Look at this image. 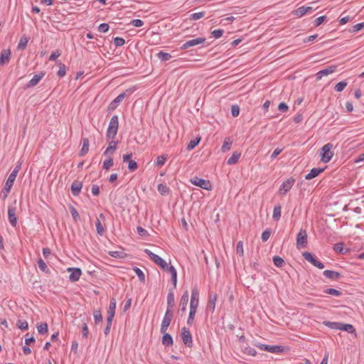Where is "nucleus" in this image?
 Returning a JSON list of instances; mask_svg holds the SVG:
<instances>
[{"instance_id": "1", "label": "nucleus", "mask_w": 364, "mask_h": 364, "mask_svg": "<svg viewBox=\"0 0 364 364\" xmlns=\"http://www.w3.org/2000/svg\"><path fill=\"white\" fill-rule=\"evenodd\" d=\"M253 345L262 350L274 354H280L289 350V346L281 345H268L259 341L254 342Z\"/></svg>"}, {"instance_id": "2", "label": "nucleus", "mask_w": 364, "mask_h": 364, "mask_svg": "<svg viewBox=\"0 0 364 364\" xmlns=\"http://www.w3.org/2000/svg\"><path fill=\"white\" fill-rule=\"evenodd\" d=\"M119 128V118L118 116L114 114L111 117L109 122L108 128L106 133V136L108 139H114L118 132Z\"/></svg>"}, {"instance_id": "3", "label": "nucleus", "mask_w": 364, "mask_h": 364, "mask_svg": "<svg viewBox=\"0 0 364 364\" xmlns=\"http://www.w3.org/2000/svg\"><path fill=\"white\" fill-rule=\"evenodd\" d=\"M17 173H18V170L15 169L9 176V177L6 180V182L5 183V186L1 191V196L2 197V198L4 200H5L7 198V196L11 191V188L16 180Z\"/></svg>"}, {"instance_id": "4", "label": "nucleus", "mask_w": 364, "mask_h": 364, "mask_svg": "<svg viewBox=\"0 0 364 364\" xmlns=\"http://www.w3.org/2000/svg\"><path fill=\"white\" fill-rule=\"evenodd\" d=\"M333 146L331 143H328L321 149V161L323 163L329 162L333 156V152L331 151Z\"/></svg>"}, {"instance_id": "5", "label": "nucleus", "mask_w": 364, "mask_h": 364, "mask_svg": "<svg viewBox=\"0 0 364 364\" xmlns=\"http://www.w3.org/2000/svg\"><path fill=\"white\" fill-rule=\"evenodd\" d=\"M173 317V313L172 309H170L169 307H167L161 321L160 328L161 333H165V331H167V329L171 324Z\"/></svg>"}, {"instance_id": "6", "label": "nucleus", "mask_w": 364, "mask_h": 364, "mask_svg": "<svg viewBox=\"0 0 364 364\" xmlns=\"http://www.w3.org/2000/svg\"><path fill=\"white\" fill-rule=\"evenodd\" d=\"M302 255L306 261L310 262L314 267H316L318 269H322L324 268L323 263L317 259V258L315 257L312 253L309 252H303Z\"/></svg>"}, {"instance_id": "7", "label": "nucleus", "mask_w": 364, "mask_h": 364, "mask_svg": "<svg viewBox=\"0 0 364 364\" xmlns=\"http://www.w3.org/2000/svg\"><path fill=\"white\" fill-rule=\"evenodd\" d=\"M294 183L295 179L292 177H290L287 180L284 181L279 189V194L282 196L286 195L291 189Z\"/></svg>"}, {"instance_id": "8", "label": "nucleus", "mask_w": 364, "mask_h": 364, "mask_svg": "<svg viewBox=\"0 0 364 364\" xmlns=\"http://www.w3.org/2000/svg\"><path fill=\"white\" fill-rule=\"evenodd\" d=\"M181 337L186 347L191 348L193 346V337L190 331L186 327L181 328Z\"/></svg>"}, {"instance_id": "9", "label": "nucleus", "mask_w": 364, "mask_h": 364, "mask_svg": "<svg viewBox=\"0 0 364 364\" xmlns=\"http://www.w3.org/2000/svg\"><path fill=\"white\" fill-rule=\"evenodd\" d=\"M191 183L196 186H198L207 191H210L212 188L210 181L198 178L197 176L192 178L191 180Z\"/></svg>"}, {"instance_id": "10", "label": "nucleus", "mask_w": 364, "mask_h": 364, "mask_svg": "<svg viewBox=\"0 0 364 364\" xmlns=\"http://www.w3.org/2000/svg\"><path fill=\"white\" fill-rule=\"evenodd\" d=\"M308 243V237L306 230L301 229L296 235V246L301 248L305 247Z\"/></svg>"}, {"instance_id": "11", "label": "nucleus", "mask_w": 364, "mask_h": 364, "mask_svg": "<svg viewBox=\"0 0 364 364\" xmlns=\"http://www.w3.org/2000/svg\"><path fill=\"white\" fill-rule=\"evenodd\" d=\"M144 252L146 255L149 257V258L154 262L155 264H156L158 266H159L161 268V266L165 265L166 261L161 257L159 255L154 253L152 251H151L149 249H145Z\"/></svg>"}, {"instance_id": "12", "label": "nucleus", "mask_w": 364, "mask_h": 364, "mask_svg": "<svg viewBox=\"0 0 364 364\" xmlns=\"http://www.w3.org/2000/svg\"><path fill=\"white\" fill-rule=\"evenodd\" d=\"M199 305V293L196 286L191 291L190 309H196Z\"/></svg>"}, {"instance_id": "13", "label": "nucleus", "mask_w": 364, "mask_h": 364, "mask_svg": "<svg viewBox=\"0 0 364 364\" xmlns=\"http://www.w3.org/2000/svg\"><path fill=\"white\" fill-rule=\"evenodd\" d=\"M16 200L14 202L13 205L9 206L8 208V217L11 225L15 227L17 224V218L16 216Z\"/></svg>"}, {"instance_id": "14", "label": "nucleus", "mask_w": 364, "mask_h": 364, "mask_svg": "<svg viewBox=\"0 0 364 364\" xmlns=\"http://www.w3.org/2000/svg\"><path fill=\"white\" fill-rule=\"evenodd\" d=\"M205 38L199 37V38H193V39L188 40V41H186L185 43H183L181 46V49L186 50L190 47H193V46H195L197 45L202 44V43H205Z\"/></svg>"}, {"instance_id": "15", "label": "nucleus", "mask_w": 364, "mask_h": 364, "mask_svg": "<svg viewBox=\"0 0 364 364\" xmlns=\"http://www.w3.org/2000/svg\"><path fill=\"white\" fill-rule=\"evenodd\" d=\"M67 270L68 272H70L69 279L71 282H75L79 280V279L82 274V271H81L80 268L69 267V268H68Z\"/></svg>"}, {"instance_id": "16", "label": "nucleus", "mask_w": 364, "mask_h": 364, "mask_svg": "<svg viewBox=\"0 0 364 364\" xmlns=\"http://www.w3.org/2000/svg\"><path fill=\"white\" fill-rule=\"evenodd\" d=\"M130 90H127L126 92L119 94L117 97H115L109 104V109L114 110L117 106L122 102V100L126 97L127 92H129Z\"/></svg>"}, {"instance_id": "17", "label": "nucleus", "mask_w": 364, "mask_h": 364, "mask_svg": "<svg viewBox=\"0 0 364 364\" xmlns=\"http://www.w3.org/2000/svg\"><path fill=\"white\" fill-rule=\"evenodd\" d=\"M336 68H337L336 65H330L324 69L319 70L316 73V79L320 80L323 76H326V75H328L329 74L334 73L336 70Z\"/></svg>"}, {"instance_id": "18", "label": "nucleus", "mask_w": 364, "mask_h": 364, "mask_svg": "<svg viewBox=\"0 0 364 364\" xmlns=\"http://www.w3.org/2000/svg\"><path fill=\"white\" fill-rule=\"evenodd\" d=\"M189 299V292L188 290L184 291L183 295L181 297L179 303V309L181 312L186 311L187 305Z\"/></svg>"}, {"instance_id": "19", "label": "nucleus", "mask_w": 364, "mask_h": 364, "mask_svg": "<svg viewBox=\"0 0 364 364\" xmlns=\"http://www.w3.org/2000/svg\"><path fill=\"white\" fill-rule=\"evenodd\" d=\"M323 275L325 277H326L331 280H333V281H337L342 277L341 274L338 272H336L333 270H329V269L323 271Z\"/></svg>"}, {"instance_id": "20", "label": "nucleus", "mask_w": 364, "mask_h": 364, "mask_svg": "<svg viewBox=\"0 0 364 364\" xmlns=\"http://www.w3.org/2000/svg\"><path fill=\"white\" fill-rule=\"evenodd\" d=\"M218 299V295L215 292H210L208 294V305L209 310L211 313H213L215 309V304Z\"/></svg>"}, {"instance_id": "21", "label": "nucleus", "mask_w": 364, "mask_h": 364, "mask_svg": "<svg viewBox=\"0 0 364 364\" xmlns=\"http://www.w3.org/2000/svg\"><path fill=\"white\" fill-rule=\"evenodd\" d=\"M11 58L10 49H4L1 50L0 55V65H4L8 63Z\"/></svg>"}, {"instance_id": "22", "label": "nucleus", "mask_w": 364, "mask_h": 364, "mask_svg": "<svg viewBox=\"0 0 364 364\" xmlns=\"http://www.w3.org/2000/svg\"><path fill=\"white\" fill-rule=\"evenodd\" d=\"M325 170V168H313L311 171L305 176L306 180H311L316 176H318L320 173H321Z\"/></svg>"}, {"instance_id": "23", "label": "nucleus", "mask_w": 364, "mask_h": 364, "mask_svg": "<svg viewBox=\"0 0 364 364\" xmlns=\"http://www.w3.org/2000/svg\"><path fill=\"white\" fill-rule=\"evenodd\" d=\"M163 334L161 338V343L165 347L172 346L173 344V339L172 336L165 331V333H161Z\"/></svg>"}, {"instance_id": "24", "label": "nucleus", "mask_w": 364, "mask_h": 364, "mask_svg": "<svg viewBox=\"0 0 364 364\" xmlns=\"http://www.w3.org/2000/svg\"><path fill=\"white\" fill-rule=\"evenodd\" d=\"M82 188V183L81 182L76 181H74L71 184V187H70L72 194L74 196H78L81 191Z\"/></svg>"}, {"instance_id": "25", "label": "nucleus", "mask_w": 364, "mask_h": 364, "mask_svg": "<svg viewBox=\"0 0 364 364\" xmlns=\"http://www.w3.org/2000/svg\"><path fill=\"white\" fill-rule=\"evenodd\" d=\"M43 75V73L34 75L33 78L26 85V87H31L36 86L42 80Z\"/></svg>"}, {"instance_id": "26", "label": "nucleus", "mask_w": 364, "mask_h": 364, "mask_svg": "<svg viewBox=\"0 0 364 364\" xmlns=\"http://www.w3.org/2000/svg\"><path fill=\"white\" fill-rule=\"evenodd\" d=\"M241 156V153L238 151H234L232 156L227 160L226 163L228 165H234L237 163Z\"/></svg>"}, {"instance_id": "27", "label": "nucleus", "mask_w": 364, "mask_h": 364, "mask_svg": "<svg viewBox=\"0 0 364 364\" xmlns=\"http://www.w3.org/2000/svg\"><path fill=\"white\" fill-rule=\"evenodd\" d=\"M56 65L59 67V69L56 73L57 76L59 77H63L66 75L67 67L60 61L56 62Z\"/></svg>"}, {"instance_id": "28", "label": "nucleus", "mask_w": 364, "mask_h": 364, "mask_svg": "<svg viewBox=\"0 0 364 364\" xmlns=\"http://www.w3.org/2000/svg\"><path fill=\"white\" fill-rule=\"evenodd\" d=\"M90 141L87 138L82 139V146L79 152V156H82L85 155L89 151Z\"/></svg>"}, {"instance_id": "29", "label": "nucleus", "mask_w": 364, "mask_h": 364, "mask_svg": "<svg viewBox=\"0 0 364 364\" xmlns=\"http://www.w3.org/2000/svg\"><path fill=\"white\" fill-rule=\"evenodd\" d=\"M343 245V242H337L333 245V250L339 254L346 255L348 252V249H344Z\"/></svg>"}, {"instance_id": "30", "label": "nucleus", "mask_w": 364, "mask_h": 364, "mask_svg": "<svg viewBox=\"0 0 364 364\" xmlns=\"http://www.w3.org/2000/svg\"><path fill=\"white\" fill-rule=\"evenodd\" d=\"M340 330L349 333H355V328L352 324L341 323Z\"/></svg>"}, {"instance_id": "31", "label": "nucleus", "mask_w": 364, "mask_h": 364, "mask_svg": "<svg viewBox=\"0 0 364 364\" xmlns=\"http://www.w3.org/2000/svg\"><path fill=\"white\" fill-rule=\"evenodd\" d=\"M156 56L161 61L164 62L171 60L172 58L170 53L164 52L163 50H160L159 53H157Z\"/></svg>"}, {"instance_id": "32", "label": "nucleus", "mask_w": 364, "mask_h": 364, "mask_svg": "<svg viewBox=\"0 0 364 364\" xmlns=\"http://www.w3.org/2000/svg\"><path fill=\"white\" fill-rule=\"evenodd\" d=\"M157 190L159 193L162 196H166L170 192V188L166 184L159 183L157 186Z\"/></svg>"}, {"instance_id": "33", "label": "nucleus", "mask_w": 364, "mask_h": 364, "mask_svg": "<svg viewBox=\"0 0 364 364\" xmlns=\"http://www.w3.org/2000/svg\"><path fill=\"white\" fill-rule=\"evenodd\" d=\"M282 208L280 205H277L274 207L272 218L275 221H278L281 218Z\"/></svg>"}, {"instance_id": "34", "label": "nucleus", "mask_w": 364, "mask_h": 364, "mask_svg": "<svg viewBox=\"0 0 364 364\" xmlns=\"http://www.w3.org/2000/svg\"><path fill=\"white\" fill-rule=\"evenodd\" d=\"M117 144H118V141H111L109 143L108 146L107 147V149L104 151L103 155L106 156V155L108 154V153L109 151H114V150H116Z\"/></svg>"}, {"instance_id": "35", "label": "nucleus", "mask_w": 364, "mask_h": 364, "mask_svg": "<svg viewBox=\"0 0 364 364\" xmlns=\"http://www.w3.org/2000/svg\"><path fill=\"white\" fill-rule=\"evenodd\" d=\"M232 144V141L230 138H225L223 141V144L221 147L222 152L225 153L229 151L231 148V145Z\"/></svg>"}, {"instance_id": "36", "label": "nucleus", "mask_w": 364, "mask_h": 364, "mask_svg": "<svg viewBox=\"0 0 364 364\" xmlns=\"http://www.w3.org/2000/svg\"><path fill=\"white\" fill-rule=\"evenodd\" d=\"M171 282L172 283L173 287V289H175L176 287V284H177V271L176 269V268H171Z\"/></svg>"}, {"instance_id": "37", "label": "nucleus", "mask_w": 364, "mask_h": 364, "mask_svg": "<svg viewBox=\"0 0 364 364\" xmlns=\"http://www.w3.org/2000/svg\"><path fill=\"white\" fill-rule=\"evenodd\" d=\"M272 261L277 267H282L285 264L284 259L278 255L274 256Z\"/></svg>"}, {"instance_id": "38", "label": "nucleus", "mask_w": 364, "mask_h": 364, "mask_svg": "<svg viewBox=\"0 0 364 364\" xmlns=\"http://www.w3.org/2000/svg\"><path fill=\"white\" fill-rule=\"evenodd\" d=\"M174 302V294L173 289H169L167 295V307L171 309Z\"/></svg>"}, {"instance_id": "39", "label": "nucleus", "mask_w": 364, "mask_h": 364, "mask_svg": "<svg viewBox=\"0 0 364 364\" xmlns=\"http://www.w3.org/2000/svg\"><path fill=\"white\" fill-rule=\"evenodd\" d=\"M325 294L333 295L335 296H341L342 295V292L338 289L333 288H327L323 290Z\"/></svg>"}, {"instance_id": "40", "label": "nucleus", "mask_w": 364, "mask_h": 364, "mask_svg": "<svg viewBox=\"0 0 364 364\" xmlns=\"http://www.w3.org/2000/svg\"><path fill=\"white\" fill-rule=\"evenodd\" d=\"M117 306V301L114 298H111L109 305L108 314H115V310Z\"/></svg>"}, {"instance_id": "41", "label": "nucleus", "mask_w": 364, "mask_h": 364, "mask_svg": "<svg viewBox=\"0 0 364 364\" xmlns=\"http://www.w3.org/2000/svg\"><path fill=\"white\" fill-rule=\"evenodd\" d=\"M323 324L331 329L340 330L341 323L339 322L324 321Z\"/></svg>"}, {"instance_id": "42", "label": "nucleus", "mask_w": 364, "mask_h": 364, "mask_svg": "<svg viewBox=\"0 0 364 364\" xmlns=\"http://www.w3.org/2000/svg\"><path fill=\"white\" fill-rule=\"evenodd\" d=\"M293 14L294 16H296L299 18L302 17L306 14H307L305 10V6H301L297 8L296 10L294 11Z\"/></svg>"}, {"instance_id": "43", "label": "nucleus", "mask_w": 364, "mask_h": 364, "mask_svg": "<svg viewBox=\"0 0 364 364\" xmlns=\"http://www.w3.org/2000/svg\"><path fill=\"white\" fill-rule=\"evenodd\" d=\"M133 269H134L135 274H136V276L138 277L139 281L141 282H144V281H145V274L143 272V271L140 268H139L137 267H134Z\"/></svg>"}, {"instance_id": "44", "label": "nucleus", "mask_w": 364, "mask_h": 364, "mask_svg": "<svg viewBox=\"0 0 364 364\" xmlns=\"http://www.w3.org/2000/svg\"><path fill=\"white\" fill-rule=\"evenodd\" d=\"M196 313V309H190L188 317L187 319V324L188 326H192L194 321L195 315Z\"/></svg>"}, {"instance_id": "45", "label": "nucleus", "mask_w": 364, "mask_h": 364, "mask_svg": "<svg viewBox=\"0 0 364 364\" xmlns=\"http://www.w3.org/2000/svg\"><path fill=\"white\" fill-rule=\"evenodd\" d=\"M95 226L97 234L99 235H102L105 232V228L99 218H97V220L95 222Z\"/></svg>"}, {"instance_id": "46", "label": "nucleus", "mask_w": 364, "mask_h": 364, "mask_svg": "<svg viewBox=\"0 0 364 364\" xmlns=\"http://www.w3.org/2000/svg\"><path fill=\"white\" fill-rule=\"evenodd\" d=\"M347 82L343 80V81H341L339 82H338L337 84H336V85L334 86V89L336 92H342L345 87L347 86Z\"/></svg>"}, {"instance_id": "47", "label": "nucleus", "mask_w": 364, "mask_h": 364, "mask_svg": "<svg viewBox=\"0 0 364 364\" xmlns=\"http://www.w3.org/2000/svg\"><path fill=\"white\" fill-rule=\"evenodd\" d=\"M240 111V106L237 104H234L231 106L230 112L233 117H236L239 115Z\"/></svg>"}, {"instance_id": "48", "label": "nucleus", "mask_w": 364, "mask_h": 364, "mask_svg": "<svg viewBox=\"0 0 364 364\" xmlns=\"http://www.w3.org/2000/svg\"><path fill=\"white\" fill-rule=\"evenodd\" d=\"M200 140V138L191 139L187 145V149L188 150L193 149L199 144Z\"/></svg>"}, {"instance_id": "49", "label": "nucleus", "mask_w": 364, "mask_h": 364, "mask_svg": "<svg viewBox=\"0 0 364 364\" xmlns=\"http://www.w3.org/2000/svg\"><path fill=\"white\" fill-rule=\"evenodd\" d=\"M243 353L246 355H251V356H256L257 355V350L250 346H247L244 348Z\"/></svg>"}, {"instance_id": "50", "label": "nucleus", "mask_w": 364, "mask_h": 364, "mask_svg": "<svg viewBox=\"0 0 364 364\" xmlns=\"http://www.w3.org/2000/svg\"><path fill=\"white\" fill-rule=\"evenodd\" d=\"M113 159L112 157H109L107 159L103 161L102 168L105 170H108L111 166H113Z\"/></svg>"}, {"instance_id": "51", "label": "nucleus", "mask_w": 364, "mask_h": 364, "mask_svg": "<svg viewBox=\"0 0 364 364\" xmlns=\"http://www.w3.org/2000/svg\"><path fill=\"white\" fill-rule=\"evenodd\" d=\"M113 43L116 47H121L125 43V40L122 37H114Z\"/></svg>"}, {"instance_id": "52", "label": "nucleus", "mask_w": 364, "mask_h": 364, "mask_svg": "<svg viewBox=\"0 0 364 364\" xmlns=\"http://www.w3.org/2000/svg\"><path fill=\"white\" fill-rule=\"evenodd\" d=\"M28 42V40L26 37H22L18 42V44L17 46L18 49H19V50L24 49L27 46Z\"/></svg>"}, {"instance_id": "53", "label": "nucleus", "mask_w": 364, "mask_h": 364, "mask_svg": "<svg viewBox=\"0 0 364 364\" xmlns=\"http://www.w3.org/2000/svg\"><path fill=\"white\" fill-rule=\"evenodd\" d=\"M16 326H18V328L21 330H26L28 328V324L26 320H18Z\"/></svg>"}, {"instance_id": "54", "label": "nucleus", "mask_w": 364, "mask_h": 364, "mask_svg": "<svg viewBox=\"0 0 364 364\" xmlns=\"http://www.w3.org/2000/svg\"><path fill=\"white\" fill-rule=\"evenodd\" d=\"M61 55V52L60 50L57 49L54 51H53L50 56H49V60L50 61H55L58 57Z\"/></svg>"}, {"instance_id": "55", "label": "nucleus", "mask_w": 364, "mask_h": 364, "mask_svg": "<svg viewBox=\"0 0 364 364\" xmlns=\"http://www.w3.org/2000/svg\"><path fill=\"white\" fill-rule=\"evenodd\" d=\"M70 214L72 215L73 219L75 222H77V220H80L79 213H78V212L77 211V210L74 207H73V206L70 207Z\"/></svg>"}, {"instance_id": "56", "label": "nucleus", "mask_w": 364, "mask_h": 364, "mask_svg": "<svg viewBox=\"0 0 364 364\" xmlns=\"http://www.w3.org/2000/svg\"><path fill=\"white\" fill-rule=\"evenodd\" d=\"M363 28H364V22L358 23L354 25L353 26H352V28L350 29V32L356 33V32L360 31L361 29H363Z\"/></svg>"}, {"instance_id": "57", "label": "nucleus", "mask_w": 364, "mask_h": 364, "mask_svg": "<svg viewBox=\"0 0 364 364\" xmlns=\"http://www.w3.org/2000/svg\"><path fill=\"white\" fill-rule=\"evenodd\" d=\"M136 231L141 237H146L149 235L148 231L141 226L136 227Z\"/></svg>"}, {"instance_id": "58", "label": "nucleus", "mask_w": 364, "mask_h": 364, "mask_svg": "<svg viewBox=\"0 0 364 364\" xmlns=\"http://www.w3.org/2000/svg\"><path fill=\"white\" fill-rule=\"evenodd\" d=\"M205 13L204 11L193 13L191 15L190 19L193 21H196L203 18L205 16Z\"/></svg>"}, {"instance_id": "59", "label": "nucleus", "mask_w": 364, "mask_h": 364, "mask_svg": "<svg viewBox=\"0 0 364 364\" xmlns=\"http://www.w3.org/2000/svg\"><path fill=\"white\" fill-rule=\"evenodd\" d=\"M109 26L108 23H102L99 25L98 28H97V30L100 32V33H106L109 31Z\"/></svg>"}, {"instance_id": "60", "label": "nucleus", "mask_w": 364, "mask_h": 364, "mask_svg": "<svg viewBox=\"0 0 364 364\" xmlns=\"http://www.w3.org/2000/svg\"><path fill=\"white\" fill-rule=\"evenodd\" d=\"M138 164L136 161L134 160H130L128 163V169L129 171H134L137 169Z\"/></svg>"}, {"instance_id": "61", "label": "nucleus", "mask_w": 364, "mask_h": 364, "mask_svg": "<svg viewBox=\"0 0 364 364\" xmlns=\"http://www.w3.org/2000/svg\"><path fill=\"white\" fill-rule=\"evenodd\" d=\"M166 161V155H161L158 156L156 160V166H163Z\"/></svg>"}, {"instance_id": "62", "label": "nucleus", "mask_w": 364, "mask_h": 364, "mask_svg": "<svg viewBox=\"0 0 364 364\" xmlns=\"http://www.w3.org/2000/svg\"><path fill=\"white\" fill-rule=\"evenodd\" d=\"M93 317H94L95 322L96 323L102 321V314H101L100 311H99V310L94 311Z\"/></svg>"}, {"instance_id": "63", "label": "nucleus", "mask_w": 364, "mask_h": 364, "mask_svg": "<svg viewBox=\"0 0 364 364\" xmlns=\"http://www.w3.org/2000/svg\"><path fill=\"white\" fill-rule=\"evenodd\" d=\"M270 235H271V231L269 229H266L262 233V236H261L262 240L263 242L267 241L268 239L269 238Z\"/></svg>"}, {"instance_id": "64", "label": "nucleus", "mask_w": 364, "mask_h": 364, "mask_svg": "<svg viewBox=\"0 0 364 364\" xmlns=\"http://www.w3.org/2000/svg\"><path fill=\"white\" fill-rule=\"evenodd\" d=\"M144 21L139 18L133 19L131 21V25H132L134 27H137V28L142 26L144 25Z\"/></svg>"}]
</instances>
